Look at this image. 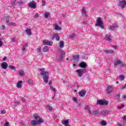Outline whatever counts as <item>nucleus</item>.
<instances>
[{
	"instance_id": "nucleus-1",
	"label": "nucleus",
	"mask_w": 126,
	"mask_h": 126,
	"mask_svg": "<svg viewBox=\"0 0 126 126\" xmlns=\"http://www.w3.org/2000/svg\"><path fill=\"white\" fill-rule=\"evenodd\" d=\"M39 70L40 71V75L43 76L44 82H45V83H47L49 81V72L45 71V68H40Z\"/></svg>"
},
{
	"instance_id": "nucleus-2",
	"label": "nucleus",
	"mask_w": 126,
	"mask_h": 126,
	"mask_svg": "<svg viewBox=\"0 0 126 126\" xmlns=\"http://www.w3.org/2000/svg\"><path fill=\"white\" fill-rule=\"evenodd\" d=\"M34 117L35 120H32L31 121L32 126H37V125H40V124H42V123H44V119L40 118V116L38 115H34Z\"/></svg>"
},
{
	"instance_id": "nucleus-3",
	"label": "nucleus",
	"mask_w": 126,
	"mask_h": 126,
	"mask_svg": "<svg viewBox=\"0 0 126 126\" xmlns=\"http://www.w3.org/2000/svg\"><path fill=\"white\" fill-rule=\"evenodd\" d=\"M95 26H96L97 27H100L101 28V29H104V28H105V27L104 26V23H103V21H102V18H97L95 24Z\"/></svg>"
},
{
	"instance_id": "nucleus-4",
	"label": "nucleus",
	"mask_w": 126,
	"mask_h": 126,
	"mask_svg": "<svg viewBox=\"0 0 126 126\" xmlns=\"http://www.w3.org/2000/svg\"><path fill=\"white\" fill-rule=\"evenodd\" d=\"M28 6L31 8H33V9H35V8L37 7V4L34 0H32L28 4Z\"/></svg>"
},
{
	"instance_id": "nucleus-5",
	"label": "nucleus",
	"mask_w": 126,
	"mask_h": 126,
	"mask_svg": "<svg viewBox=\"0 0 126 126\" xmlns=\"http://www.w3.org/2000/svg\"><path fill=\"white\" fill-rule=\"evenodd\" d=\"M97 103L98 104V105H101V106H107V105H109V101L107 100H104L103 99L97 100Z\"/></svg>"
},
{
	"instance_id": "nucleus-6",
	"label": "nucleus",
	"mask_w": 126,
	"mask_h": 126,
	"mask_svg": "<svg viewBox=\"0 0 126 126\" xmlns=\"http://www.w3.org/2000/svg\"><path fill=\"white\" fill-rule=\"evenodd\" d=\"M64 57H65V52H64V51L61 50L59 55V58L58 59L59 62H62V61L63 60V58H64Z\"/></svg>"
},
{
	"instance_id": "nucleus-7",
	"label": "nucleus",
	"mask_w": 126,
	"mask_h": 126,
	"mask_svg": "<svg viewBox=\"0 0 126 126\" xmlns=\"http://www.w3.org/2000/svg\"><path fill=\"white\" fill-rule=\"evenodd\" d=\"M106 90L107 94H111V93L114 91V87L112 85H109L107 87Z\"/></svg>"
},
{
	"instance_id": "nucleus-8",
	"label": "nucleus",
	"mask_w": 126,
	"mask_h": 126,
	"mask_svg": "<svg viewBox=\"0 0 126 126\" xmlns=\"http://www.w3.org/2000/svg\"><path fill=\"white\" fill-rule=\"evenodd\" d=\"M43 45L46 46H52L53 45V42L50 40H43L42 41Z\"/></svg>"
},
{
	"instance_id": "nucleus-9",
	"label": "nucleus",
	"mask_w": 126,
	"mask_h": 126,
	"mask_svg": "<svg viewBox=\"0 0 126 126\" xmlns=\"http://www.w3.org/2000/svg\"><path fill=\"white\" fill-rule=\"evenodd\" d=\"M54 39H56V41L60 40V36L58 33H53L51 36V39L54 40Z\"/></svg>"
},
{
	"instance_id": "nucleus-10",
	"label": "nucleus",
	"mask_w": 126,
	"mask_h": 126,
	"mask_svg": "<svg viewBox=\"0 0 126 126\" xmlns=\"http://www.w3.org/2000/svg\"><path fill=\"white\" fill-rule=\"evenodd\" d=\"M69 123V121L68 120H63L62 121V124L65 126H71L70 125L68 124Z\"/></svg>"
},
{
	"instance_id": "nucleus-11",
	"label": "nucleus",
	"mask_w": 126,
	"mask_h": 126,
	"mask_svg": "<svg viewBox=\"0 0 126 126\" xmlns=\"http://www.w3.org/2000/svg\"><path fill=\"white\" fill-rule=\"evenodd\" d=\"M126 5V0H123L119 2V6L122 7V8H125V6Z\"/></svg>"
},
{
	"instance_id": "nucleus-12",
	"label": "nucleus",
	"mask_w": 126,
	"mask_h": 126,
	"mask_svg": "<svg viewBox=\"0 0 126 126\" xmlns=\"http://www.w3.org/2000/svg\"><path fill=\"white\" fill-rule=\"evenodd\" d=\"M91 115H94V116H98V115H100V110L97 109V110H94L93 111L91 112Z\"/></svg>"
},
{
	"instance_id": "nucleus-13",
	"label": "nucleus",
	"mask_w": 126,
	"mask_h": 126,
	"mask_svg": "<svg viewBox=\"0 0 126 126\" xmlns=\"http://www.w3.org/2000/svg\"><path fill=\"white\" fill-rule=\"evenodd\" d=\"M1 66L3 69H6L8 67V64L6 62H3L1 63Z\"/></svg>"
},
{
	"instance_id": "nucleus-14",
	"label": "nucleus",
	"mask_w": 126,
	"mask_h": 126,
	"mask_svg": "<svg viewBox=\"0 0 126 126\" xmlns=\"http://www.w3.org/2000/svg\"><path fill=\"white\" fill-rule=\"evenodd\" d=\"M78 94L80 97H84V96H85V94H86V91L84 90H82L79 92Z\"/></svg>"
},
{
	"instance_id": "nucleus-15",
	"label": "nucleus",
	"mask_w": 126,
	"mask_h": 126,
	"mask_svg": "<svg viewBox=\"0 0 126 126\" xmlns=\"http://www.w3.org/2000/svg\"><path fill=\"white\" fill-rule=\"evenodd\" d=\"M109 113V111L106 110H103L99 112V115L101 116H106L107 114Z\"/></svg>"
},
{
	"instance_id": "nucleus-16",
	"label": "nucleus",
	"mask_w": 126,
	"mask_h": 126,
	"mask_svg": "<svg viewBox=\"0 0 126 126\" xmlns=\"http://www.w3.org/2000/svg\"><path fill=\"white\" fill-rule=\"evenodd\" d=\"M79 66L81 68H85L87 66V64H86V63L82 62L79 64Z\"/></svg>"
},
{
	"instance_id": "nucleus-17",
	"label": "nucleus",
	"mask_w": 126,
	"mask_h": 126,
	"mask_svg": "<svg viewBox=\"0 0 126 126\" xmlns=\"http://www.w3.org/2000/svg\"><path fill=\"white\" fill-rule=\"evenodd\" d=\"M76 71L77 73V75L79 77H82V76H83V74L81 70L78 69Z\"/></svg>"
},
{
	"instance_id": "nucleus-18",
	"label": "nucleus",
	"mask_w": 126,
	"mask_h": 126,
	"mask_svg": "<svg viewBox=\"0 0 126 126\" xmlns=\"http://www.w3.org/2000/svg\"><path fill=\"white\" fill-rule=\"evenodd\" d=\"M105 38L106 41H111V40H112V35H109V34H106Z\"/></svg>"
},
{
	"instance_id": "nucleus-19",
	"label": "nucleus",
	"mask_w": 126,
	"mask_h": 126,
	"mask_svg": "<svg viewBox=\"0 0 126 126\" xmlns=\"http://www.w3.org/2000/svg\"><path fill=\"white\" fill-rule=\"evenodd\" d=\"M23 81H18L17 84V88H21L22 87V83Z\"/></svg>"
},
{
	"instance_id": "nucleus-20",
	"label": "nucleus",
	"mask_w": 126,
	"mask_h": 126,
	"mask_svg": "<svg viewBox=\"0 0 126 126\" xmlns=\"http://www.w3.org/2000/svg\"><path fill=\"white\" fill-rule=\"evenodd\" d=\"M41 50H42V48H41L40 46H39L37 48V53L38 54V55L39 56H41V55H42V54H43V52H41Z\"/></svg>"
},
{
	"instance_id": "nucleus-21",
	"label": "nucleus",
	"mask_w": 126,
	"mask_h": 126,
	"mask_svg": "<svg viewBox=\"0 0 126 126\" xmlns=\"http://www.w3.org/2000/svg\"><path fill=\"white\" fill-rule=\"evenodd\" d=\"M25 32H26L27 34H28L29 36L32 35V32H31V29L27 28L25 31Z\"/></svg>"
},
{
	"instance_id": "nucleus-22",
	"label": "nucleus",
	"mask_w": 126,
	"mask_h": 126,
	"mask_svg": "<svg viewBox=\"0 0 126 126\" xmlns=\"http://www.w3.org/2000/svg\"><path fill=\"white\" fill-rule=\"evenodd\" d=\"M84 110H87L88 111L89 114H91V110H90V107H89V106L86 105L84 107Z\"/></svg>"
},
{
	"instance_id": "nucleus-23",
	"label": "nucleus",
	"mask_w": 126,
	"mask_h": 126,
	"mask_svg": "<svg viewBox=\"0 0 126 126\" xmlns=\"http://www.w3.org/2000/svg\"><path fill=\"white\" fill-rule=\"evenodd\" d=\"M58 46L60 48H63L64 46V42L63 41H60V43H59Z\"/></svg>"
},
{
	"instance_id": "nucleus-24",
	"label": "nucleus",
	"mask_w": 126,
	"mask_h": 126,
	"mask_svg": "<svg viewBox=\"0 0 126 126\" xmlns=\"http://www.w3.org/2000/svg\"><path fill=\"white\" fill-rule=\"evenodd\" d=\"M49 50H50V48H49V47L48 46H44L43 48V51L45 53H46V52H49Z\"/></svg>"
},
{
	"instance_id": "nucleus-25",
	"label": "nucleus",
	"mask_w": 126,
	"mask_h": 126,
	"mask_svg": "<svg viewBox=\"0 0 126 126\" xmlns=\"http://www.w3.org/2000/svg\"><path fill=\"white\" fill-rule=\"evenodd\" d=\"M78 60H79V55H77L73 56V61H78Z\"/></svg>"
},
{
	"instance_id": "nucleus-26",
	"label": "nucleus",
	"mask_w": 126,
	"mask_h": 126,
	"mask_svg": "<svg viewBox=\"0 0 126 126\" xmlns=\"http://www.w3.org/2000/svg\"><path fill=\"white\" fill-rule=\"evenodd\" d=\"M82 13H83L84 15V16H86V14H87V12H86V9H85V8L84 7L82 8Z\"/></svg>"
},
{
	"instance_id": "nucleus-27",
	"label": "nucleus",
	"mask_w": 126,
	"mask_h": 126,
	"mask_svg": "<svg viewBox=\"0 0 126 126\" xmlns=\"http://www.w3.org/2000/svg\"><path fill=\"white\" fill-rule=\"evenodd\" d=\"M104 52H105L106 54H113V53H114V50H104Z\"/></svg>"
},
{
	"instance_id": "nucleus-28",
	"label": "nucleus",
	"mask_w": 126,
	"mask_h": 126,
	"mask_svg": "<svg viewBox=\"0 0 126 126\" xmlns=\"http://www.w3.org/2000/svg\"><path fill=\"white\" fill-rule=\"evenodd\" d=\"M116 28H118V25H114L113 26L110 27L109 29H111V30H114V29H116Z\"/></svg>"
},
{
	"instance_id": "nucleus-29",
	"label": "nucleus",
	"mask_w": 126,
	"mask_h": 126,
	"mask_svg": "<svg viewBox=\"0 0 126 126\" xmlns=\"http://www.w3.org/2000/svg\"><path fill=\"white\" fill-rule=\"evenodd\" d=\"M122 122H123V123H124V124H123V125H125V124L126 123V115H124L122 117Z\"/></svg>"
},
{
	"instance_id": "nucleus-30",
	"label": "nucleus",
	"mask_w": 126,
	"mask_h": 126,
	"mask_svg": "<svg viewBox=\"0 0 126 126\" xmlns=\"http://www.w3.org/2000/svg\"><path fill=\"white\" fill-rule=\"evenodd\" d=\"M100 125L102 126H107V122H106L105 121H102L100 123Z\"/></svg>"
},
{
	"instance_id": "nucleus-31",
	"label": "nucleus",
	"mask_w": 126,
	"mask_h": 126,
	"mask_svg": "<svg viewBox=\"0 0 126 126\" xmlns=\"http://www.w3.org/2000/svg\"><path fill=\"white\" fill-rule=\"evenodd\" d=\"M54 29L55 30H62V28L60 27L59 25H56Z\"/></svg>"
},
{
	"instance_id": "nucleus-32",
	"label": "nucleus",
	"mask_w": 126,
	"mask_h": 126,
	"mask_svg": "<svg viewBox=\"0 0 126 126\" xmlns=\"http://www.w3.org/2000/svg\"><path fill=\"white\" fill-rule=\"evenodd\" d=\"M47 107L48 108V110H49L50 112H53L54 109H53V107L51 106V105H47Z\"/></svg>"
},
{
	"instance_id": "nucleus-33",
	"label": "nucleus",
	"mask_w": 126,
	"mask_h": 126,
	"mask_svg": "<svg viewBox=\"0 0 126 126\" xmlns=\"http://www.w3.org/2000/svg\"><path fill=\"white\" fill-rule=\"evenodd\" d=\"M17 3H18V4H19V5H23V4H24V2L20 0L19 1L17 2Z\"/></svg>"
},
{
	"instance_id": "nucleus-34",
	"label": "nucleus",
	"mask_w": 126,
	"mask_h": 126,
	"mask_svg": "<svg viewBox=\"0 0 126 126\" xmlns=\"http://www.w3.org/2000/svg\"><path fill=\"white\" fill-rule=\"evenodd\" d=\"M50 89H51V90H52V91L54 92H57V90H56V88H54V87L52 85H50Z\"/></svg>"
},
{
	"instance_id": "nucleus-35",
	"label": "nucleus",
	"mask_w": 126,
	"mask_h": 126,
	"mask_svg": "<svg viewBox=\"0 0 126 126\" xmlns=\"http://www.w3.org/2000/svg\"><path fill=\"white\" fill-rule=\"evenodd\" d=\"M74 37H75V34H72L70 35V36H69V39H70V40H72V39H73Z\"/></svg>"
},
{
	"instance_id": "nucleus-36",
	"label": "nucleus",
	"mask_w": 126,
	"mask_h": 126,
	"mask_svg": "<svg viewBox=\"0 0 126 126\" xmlns=\"http://www.w3.org/2000/svg\"><path fill=\"white\" fill-rule=\"evenodd\" d=\"M5 19L6 20V23H9V17H5Z\"/></svg>"
},
{
	"instance_id": "nucleus-37",
	"label": "nucleus",
	"mask_w": 126,
	"mask_h": 126,
	"mask_svg": "<svg viewBox=\"0 0 126 126\" xmlns=\"http://www.w3.org/2000/svg\"><path fill=\"white\" fill-rule=\"evenodd\" d=\"M28 84H32V83H33V80H32V79H29L28 80Z\"/></svg>"
},
{
	"instance_id": "nucleus-38",
	"label": "nucleus",
	"mask_w": 126,
	"mask_h": 126,
	"mask_svg": "<svg viewBox=\"0 0 126 126\" xmlns=\"http://www.w3.org/2000/svg\"><path fill=\"white\" fill-rule=\"evenodd\" d=\"M8 25H9V26H15V23H9Z\"/></svg>"
},
{
	"instance_id": "nucleus-39",
	"label": "nucleus",
	"mask_w": 126,
	"mask_h": 126,
	"mask_svg": "<svg viewBox=\"0 0 126 126\" xmlns=\"http://www.w3.org/2000/svg\"><path fill=\"white\" fill-rule=\"evenodd\" d=\"M80 70H81L83 74L87 72V69H82Z\"/></svg>"
},
{
	"instance_id": "nucleus-40",
	"label": "nucleus",
	"mask_w": 126,
	"mask_h": 126,
	"mask_svg": "<svg viewBox=\"0 0 126 126\" xmlns=\"http://www.w3.org/2000/svg\"><path fill=\"white\" fill-rule=\"evenodd\" d=\"M49 15H50V13H45L44 14L45 18H48Z\"/></svg>"
},
{
	"instance_id": "nucleus-41",
	"label": "nucleus",
	"mask_w": 126,
	"mask_h": 126,
	"mask_svg": "<svg viewBox=\"0 0 126 126\" xmlns=\"http://www.w3.org/2000/svg\"><path fill=\"white\" fill-rule=\"evenodd\" d=\"M125 88H126V84H125V85H123L122 86V87H121L120 89L121 90H124V89H125Z\"/></svg>"
},
{
	"instance_id": "nucleus-42",
	"label": "nucleus",
	"mask_w": 126,
	"mask_h": 126,
	"mask_svg": "<svg viewBox=\"0 0 126 126\" xmlns=\"http://www.w3.org/2000/svg\"><path fill=\"white\" fill-rule=\"evenodd\" d=\"M119 78L121 80H124V79H125V77H124V76H123L122 75H120L119 76Z\"/></svg>"
},
{
	"instance_id": "nucleus-43",
	"label": "nucleus",
	"mask_w": 126,
	"mask_h": 126,
	"mask_svg": "<svg viewBox=\"0 0 126 126\" xmlns=\"http://www.w3.org/2000/svg\"><path fill=\"white\" fill-rule=\"evenodd\" d=\"M25 74V73H24V72L23 71H20L19 72V75H21L22 76H23V75H24Z\"/></svg>"
},
{
	"instance_id": "nucleus-44",
	"label": "nucleus",
	"mask_w": 126,
	"mask_h": 126,
	"mask_svg": "<svg viewBox=\"0 0 126 126\" xmlns=\"http://www.w3.org/2000/svg\"><path fill=\"white\" fill-rule=\"evenodd\" d=\"M6 113V111L5 110L3 109V110H1L0 112V114L1 115H4Z\"/></svg>"
},
{
	"instance_id": "nucleus-45",
	"label": "nucleus",
	"mask_w": 126,
	"mask_h": 126,
	"mask_svg": "<svg viewBox=\"0 0 126 126\" xmlns=\"http://www.w3.org/2000/svg\"><path fill=\"white\" fill-rule=\"evenodd\" d=\"M9 67L10 68H11V69H15V67H14V66L12 65H10L9 66Z\"/></svg>"
},
{
	"instance_id": "nucleus-46",
	"label": "nucleus",
	"mask_w": 126,
	"mask_h": 126,
	"mask_svg": "<svg viewBox=\"0 0 126 126\" xmlns=\"http://www.w3.org/2000/svg\"><path fill=\"white\" fill-rule=\"evenodd\" d=\"M42 5H43V6H45V5H46V1L42 0Z\"/></svg>"
},
{
	"instance_id": "nucleus-47",
	"label": "nucleus",
	"mask_w": 126,
	"mask_h": 126,
	"mask_svg": "<svg viewBox=\"0 0 126 126\" xmlns=\"http://www.w3.org/2000/svg\"><path fill=\"white\" fill-rule=\"evenodd\" d=\"M39 17V14L38 13H35L34 15V18H38Z\"/></svg>"
},
{
	"instance_id": "nucleus-48",
	"label": "nucleus",
	"mask_w": 126,
	"mask_h": 126,
	"mask_svg": "<svg viewBox=\"0 0 126 126\" xmlns=\"http://www.w3.org/2000/svg\"><path fill=\"white\" fill-rule=\"evenodd\" d=\"M16 0H14L13 2H11V6L13 7H14V4H15V1H16Z\"/></svg>"
},
{
	"instance_id": "nucleus-49",
	"label": "nucleus",
	"mask_w": 126,
	"mask_h": 126,
	"mask_svg": "<svg viewBox=\"0 0 126 126\" xmlns=\"http://www.w3.org/2000/svg\"><path fill=\"white\" fill-rule=\"evenodd\" d=\"M120 97H121V95L120 94H117L116 96V98L117 99H120Z\"/></svg>"
},
{
	"instance_id": "nucleus-50",
	"label": "nucleus",
	"mask_w": 126,
	"mask_h": 126,
	"mask_svg": "<svg viewBox=\"0 0 126 126\" xmlns=\"http://www.w3.org/2000/svg\"><path fill=\"white\" fill-rule=\"evenodd\" d=\"M72 100L74 101V102H77V98H76V97H73Z\"/></svg>"
},
{
	"instance_id": "nucleus-51",
	"label": "nucleus",
	"mask_w": 126,
	"mask_h": 126,
	"mask_svg": "<svg viewBox=\"0 0 126 126\" xmlns=\"http://www.w3.org/2000/svg\"><path fill=\"white\" fill-rule=\"evenodd\" d=\"M8 125H9V122H6L5 124L4 125V126H8Z\"/></svg>"
},
{
	"instance_id": "nucleus-52",
	"label": "nucleus",
	"mask_w": 126,
	"mask_h": 126,
	"mask_svg": "<svg viewBox=\"0 0 126 126\" xmlns=\"http://www.w3.org/2000/svg\"><path fill=\"white\" fill-rule=\"evenodd\" d=\"M23 47H25V48H27V47H28V43H25V44L23 45Z\"/></svg>"
},
{
	"instance_id": "nucleus-53",
	"label": "nucleus",
	"mask_w": 126,
	"mask_h": 126,
	"mask_svg": "<svg viewBox=\"0 0 126 126\" xmlns=\"http://www.w3.org/2000/svg\"><path fill=\"white\" fill-rule=\"evenodd\" d=\"M20 125L22 126H26V125L25 124H24V123H23V122H21Z\"/></svg>"
},
{
	"instance_id": "nucleus-54",
	"label": "nucleus",
	"mask_w": 126,
	"mask_h": 126,
	"mask_svg": "<svg viewBox=\"0 0 126 126\" xmlns=\"http://www.w3.org/2000/svg\"><path fill=\"white\" fill-rule=\"evenodd\" d=\"M3 45V42L0 40V47H1Z\"/></svg>"
},
{
	"instance_id": "nucleus-55",
	"label": "nucleus",
	"mask_w": 126,
	"mask_h": 126,
	"mask_svg": "<svg viewBox=\"0 0 126 126\" xmlns=\"http://www.w3.org/2000/svg\"><path fill=\"white\" fill-rule=\"evenodd\" d=\"M6 59H7V58L6 56H5L4 58H3L2 61H6Z\"/></svg>"
},
{
	"instance_id": "nucleus-56",
	"label": "nucleus",
	"mask_w": 126,
	"mask_h": 126,
	"mask_svg": "<svg viewBox=\"0 0 126 126\" xmlns=\"http://www.w3.org/2000/svg\"><path fill=\"white\" fill-rule=\"evenodd\" d=\"M22 102H25V101H26V99L25 98L22 97Z\"/></svg>"
},
{
	"instance_id": "nucleus-57",
	"label": "nucleus",
	"mask_w": 126,
	"mask_h": 126,
	"mask_svg": "<svg viewBox=\"0 0 126 126\" xmlns=\"http://www.w3.org/2000/svg\"><path fill=\"white\" fill-rule=\"evenodd\" d=\"M17 104H20V102H15V106H16Z\"/></svg>"
},
{
	"instance_id": "nucleus-58",
	"label": "nucleus",
	"mask_w": 126,
	"mask_h": 126,
	"mask_svg": "<svg viewBox=\"0 0 126 126\" xmlns=\"http://www.w3.org/2000/svg\"><path fill=\"white\" fill-rule=\"evenodd\" d=\"M1 27H2L3 30H4L5 29V26L2 25V26H1Z\"/></svg>"
},
{
	"instance_id": "nucleus-59",
	"label": "nucleus",
	"mask_w": 126,
	"mask_h": 126,
	"mask_svg": "<svg viewBox=\"0 0 126 126\" xmlns=\"http://www.w3.org/2000/svg\"><path fill=\"white\" fill-rule=\"evenodd\" d=\"M11 40H12V42H15V38H11Z\"/></svg>"
},
{
	"instance_id": "nucleus-60",
	"label": "nucleus",
	"mask_w": 126,
	"mask_h": 126,
	"mask_svg": "<svg viewBox=\"0 0 126 126\" xmlns=\"http://www.w3.org/2000/svg\"><path fill=\"white\" fill-rule=\"evenodd\" d=\"M117 125H118V126H123V125L119 123H117Z\"/></svg>"
},
{
	"instance_id": "nucleus-61",
	"label": "nucleus",
	"mask_w": 126,
	"mask_h": 126,
	"mask_svg": "<svg viewBox=\"0 0 126 126\" xmlns=\"http://www.w3.org/2000/svg\"><path fill=\"white\" fill-rule=\"evenodd\" d=\"M118 108H119V109H120V110H122V109H123L122 106H118Z\"/></svg>"
},
{
	"instance_id": "nucleus-62",
	"label": "nucleus",
	"mask_w": 126,
	"mask_h": 126,
	"mask_svg": "<svg viewBox=\"0 0 126 126\" xmlns=\"http://www.w3.org/2000/svg\"><path fill=\"white\" fill-rule=\"evenodd\" d=\"M113 48H114L115 49V50H116L117 49V46H113Z\"/></svg>"
},
{
	"instance_id": "nucleus-63",
	"label": "nucleus",
	"mask_w": 126,
	"mask_h": 126,
	"mask_svg": "<svg viewBox=\"0 0 126 126\" xmlns=\"http://www.w3.org/2000/svg\"><path fill=\"white\" fill-rule=\"evenodd\" d=\"M48 84L49 85H51L52 84V81H50Z\"/></svg>"
},
{
	"instance_id": "nucleus-64",
	"label": "nucleus",
	"mask_w": 126,
	"mask_h": 126,
	"mask_svg": "<svg viewBox=\"0 0 126 126\" xmlns=\"http://www.w3.org/2000/svg\"><path fill=\"white\" fill-rule=\"evenodd\" d=\"M25 50H26L25 47H23V48H22V50L24 51H25Z\"/></svg>"
}]
</instances>
